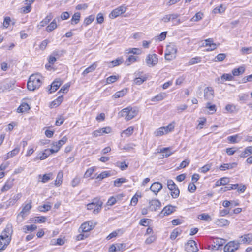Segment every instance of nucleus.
Segmentation results:
<instances>
[{
  "instance_id": "obj_47",
  "label": "nucleus",
  "mask_w": 252,
  "mask_h": 252,
  "mask_svg": "<svg viewBox=\"0 0 252 252\" xmlns=\"http://www.w3.org/2000/svg\"><path fill=\"white\" fill-rule=\"evenodd\" d=\"M147 79V77L145 75L140 77H136L134 79V83L137 85H140L142 84L144 81H146Z\"/></svg>"
},
{
  "instance_id": "obj_40",
  "label": "nucleus",
  "mask_w": 252,
  "mask_h": 252,
  "mask_svg": "<svg viewBox=\"0 0 252 252\" xmlns=\"http://www.w3.org/2000/svg\"><path fill=\"white\" fill-rule=\"evenodd\" d=\"M166 134L167 133L165 130L164 127L163 126L156 129L154 132V135L157 137L161 136Z\"/></svg>"
},
{
  "instance_id": "obj_52",
  "label": "nucleus",
  "mask_w": 252,
  "mask_h": 252,
  "mask_svg": "<svg viewBox=\"0 0 252 252\" xmlns=\"http://www.w3.org/2000/svg\"><path fill=\"white\" fill-rule=\"evenodd\" d=\"M47 158V154L44 153V152H43L42 153L38 154L37 156L33 158V161H36L39 159L43 160L46 159Z\"/></svg>"
},
{
  "instance_id": "obj_9",
  "label": "nucleus",
  "mask_w": 252,
  "mask_h": 252,
  "mask_svg": "<svg viewBox=\"0 0 252 252\" xmlns=\"http://www.w3.org/2000/svg\"><path fill=\"white\" fill-rule=\"evenodd\" d=\"M32 201H30L29 203L25 204L23 206L22 211L19 213L18 217H21L23 219L25 217L29 214L30 210L32 209Z\"/></svg>"
},
{
  "instance_id": "obj_3",
  "label": "nucleus",
  "mask_w": 252,
  "mask_h": 252,
  "mask_svg": "<svg viewBox=\"0 0 252 252\" xmlns=\"http://www.w3.org/2000/svg\"><path fill=\"white\" fill-rule=\"evenodd\" d=\"M167 187L171 191V195L173 198H177L179 197L180 190L172 180H168L167 181Z\"/></svg>"
},
{
  "instance_id": "obj_44",
  "label": "nucleus",
  "mask_w": 252,
  "mask_h": 252,
  "mask_svg": "<svg viewBox=\"0 0 252 252\" xmlns=\"http://www.w3.org/2000/svg\"><path fill=\"white\" fill-rule=\"evenodd\" d=\"M111 176L110 171H105L101 172L100 174H99L96 179H99V180H101L106 177H109Z\"/></svg>"
},
{
  "instance_id": "obj_19",
  "label": "nucleus",
  "mask_w": 252,
  "mask_h": 252,
  "mask_svg": "<svg viewBox=\"0 0 252 252\" xmlns=\"http://www.w3.org/2000/svg\"><path fill=\"white\" fill-rule=\"evenodd\" d=\"M53 18V16L52 14L51 13H49L46 16V17L39 23V24L37 25V27L39 29H40L42 27H43L47 25L52 19Z\"/></svg>"
},
{
  "instance_id": "obj_41",
  "label": "nucleus",
  "mask_w": 252,
  "mask_h": 252,
  "mask_svg": "<svg viewBox=\"0 0 252 252\" xmlns=\"http://www.w3.org/2000/svg\"><path fill=\"white\" fill-rule=\"evenodd\" d=\"M175 122H172L166 126H163L167 134L174 130L175 128Z\"/></svg>"
},
{
  "instance_id": "obj_36",
  "label": "nucleus",
  "mask_w": 252,
  "mask_h": 252,
  "mask_svg": "<svg viewBox=\"0 0 252 252\" xmlns=\"http://www.w3.org/2000/svg\"><path fill=\"white\" fill-rule=\"evenodd\" d=\"M166 52L169 53L175 57V55L177 52V49L175 45L173 44L169 45L167 46Z\"/></svg>"
},
{
  "instance_id": "obj_32",
  "label": "nucleus",
  "mask_w": 252,
  "mask_h": 252,
  "mask_svg": "<svg viewBox=\"0 0 252 252\" xmlns=\"http://www.w3.org/2000/svg\"><path fill=\"white\" fill-rule=\"evenodd\" d=\"M127 92V89L126 88L123 89L122 90L115 93L113 95V97L115 99L122 97L124 96Z\"/></svg>"
},
{
  "instance_id": "obj_35",
  "label": "nucleus",
  "mask_w": 252,
  "mask_h": 252,
  "mask_svg": "<svg viewBox=\"0 0 252 252\" xmlns=\"http://www.w3.org/2000/svg\"><path fill=\"white\" fill-rule=\"evenodd\" d=\"M80 17L81 15L79 12L75 13L71 19V24L75 25L78 23L80 20Z\"/></svg>"
},
{
  "instance_id": "obj_10",
  "label": "nucleus",
  "mask_w": 252,
  "mask_h": 252,
  "mask_svg": "<svg viewBox=\"0 0 252 252\" xmlns=\"http://www.w3.org/2000/svg\"><path fill=\"white\" fill-rule=\"evenodd\" d=\"M203 46L209 47V48L206 49L207 52L211 51L216 49L217 45L216 43H214L213 38H208L204 40V43L202 44Z\"/></svg>"
},
{
  "instance_id": "obj_14",
  "label": "nucleus",
  "mask_w": 252,
  "mask_h": 252,
  "mask_svg": "<svg viewBox=\"0 0 252 252\" xmlns=\"http://www.w3.org/2000/svg\"><path fill=\"white\" fill-rule=\"evenodd\" d=\"M161 202L158 199H153L149 202V208L152 211H156L160 208Z\"/></svg>"
},
{
  "instance_id": "obj_50",
  "label": "nucleus",
  "mask_w": 252,
  "mask_h": 252,
  "mask_svg": "<svg viewBox=\"0 0 252 252\" xmlns=\"http://www.w3.org/2000/svg\"><path fill=\"white\" fill-rule=\"evenodd\" d=\"M134 128L132 126H130L128 127L126 129L124 130L122 135H125L126 137H129L130 136L133 132ZM123 136V135H122Z\"/></svg>"
},
{
  "instance_id": "obj_60",
  "label": "nucleus",
  "mask_w": 252,
  "mask_h": 252,
  "mask_svg": "<svg viewBox=\"0 0 252 252\" xmlns=\"http://www.w3.org/2000/svg\"><path fill=\"white\" fill-rule=\"evenodd\" d=\"M40 211L41 212H46L50 210L51 208V206L50 204H44L43 206H40Z\"/></svg>"
},
{
  "instance_id": "obj_13",
  "label": "nucleus",
  "mask_w": 252,
  "mask_h": 252,
  "mask_svg": "<svg viewBox=\"0 0 252 252\" xmlns=\"http://www.w3.org/2000/svg\"><path fill=\"white\" fill-rule=\"evenodd\" d=\"M12 232L13 230L12 225L11 224H7L3 232L4 234L0 236V239L4 240V238L6 239H7V238H10Z\"/></svg>"
},
{
  "instance_id": "obj_8",
  "label": "nucleus",
  "mask_w": 252,
  "mask_h": 252,
  "mask_svg": "<svg viewBox=\"0 0 252 252\" xmlns=\"http://www.w3.org/2000/svg\"><path fill=\"white\" fill-rule=\"evenodd\" d=\"M126 8L124 6H121L119 7L114 9L110 13L109 17L111 18H115L119 15L125 13L126 11Z\"/></svg>"
},
{
  "instance_id": "obj_12",
  "label": "nucleus",
  "mask_w": 252,
  "mask_h": 252,
  "mask_svg": "<svg viewBox=\"0 0 252 252\" xmlns=\"http://www.w3.org/2000/svg\"><path fill=\"white\" fill-rule=\"evenodd\" d=\"M176 208V206L168 205L163 208L160 215L162 217L169 215L175 211Z\"/></svg>"
},
{
  "instance_id": "obj_46",
  "label": "nucleus",
  "mask_w": 252,
  "mask_h": 252,
  "mask_svg": "<svg viewBox=\"0 0 252 252\" xmlns=\"http://www.w3.org/2000/svg\"><path fill=\"white\" fill-rule=\"evenodd\" d=\"M245 71V68L243 66L239 67L238 68H235L232 70V74L233 76H238L242 74Z\"/></svg>"
},
{
  "instance_id": "obj_37",
  "label": "nucleus",
  "mask_w": 252,
  "mask_h": 252,
  "mask_svg": "<svg viewBox=\"0 0 252 252\" xmlns=\"http://www.w3.org/2000/svg\"><path fill=\"white\" fill-rule=\"evenodd\" d=\"M241 238H242L241 241L243 244H249L252 241V235L250 234L242 236Z\"/></svg>"
},
{
  "instance_id": "obj_30",
  "label": "nucleus",
  "mask_w": 252,
  "mask_h": 252,
  "mask_svg": "<svg viewBox=\"0 0 252 252\" xmlns=\"http://www.w3.org/2000/svg\"><path fill=\"white\" fill-rule=\"evenodd\" d=\"M123 62V60L122 58H117L109 63V67L111 68L117 66L122 64Z\"/></svg>"
},
{
  "instance_id": "obj_28",
  "label": "nucleus",
  "mask_w": 252,
  "mask_h": 252,
  "mask_svg": "<svg viewBox=\"0 0 252 252\" xmlns=\"http://www.w3.org/2000/svg\"><path fill=\"white\" fill-rule=\"evenodd\" d=\"M225 240L220 238H214L213 240V243L217 246H218L219 249H220V247L225 243Z\"/></svg>"
},
{
  "instance_id": "obj_15",
  "label": "nucleus",
  "mask_w": 252,
  "mask_h": 252,
  "mask_svg": "<svg viewBox=\"0 0 252 252\" xmlns=\"http://www.w3.org/2000/svg\"><path fill=\"white\" fill-rule=\"evenodd\" d=\"M158 59L155 54L149 55L146 58V63L149 66H153L157 64Z\"/></svg>"
},
{
  "instance_id": "obj_18",
  "label": "nucleus",
  "mask_w": 252,
  "mask_h": 252,
  "mask_svg": "<svg viewBox=\"0 0 252 252\" xmlns=\"http://www.w3.org/2000/svg\"><path fill=\"white\" fill-rule=\"evenodd\" d=\"M204 96L206 100H211L214 97V90L212 87H206L204 89Z\"/></svg>"
},
{
  "instance_id": "obj_49",
  "label": "nucleus",
  "mask_w": 252,
  "mask_h": 252,
  "mask_svg": "<svg viewBox=\"0 0 252 252\" xmlns=\"http://www.w3.org/2000/svg\"><path fill=\"white\" fill-rule=\"evenodd\" d=\"M63 177V173L62 171H60L58 173L57 178L55 180V184L56 186H59L62 183V178Z\"/></svg>"
},
{
  "instance_id": "obj_33",
  "label": "nucleus",
  "mask_w": 252,
  "mask_h": 252,
  "mask_svg": "<svg viewBox=\"0 0 252 252\" xmlns=\"http://www.w3.org/2000/svg\"><path fill=\"white\" fill-rule=\"evenodd\" d=\"M11 240V238H4V240L0 239V251L4 250L6 247L9 245Z\"/></svg>"
},
{
  "instance_id": "obj_6",
  "label": "nucleus",
  "mask_w": 252,
  "mask_h": 252,
  "mask_svg": "<svg viewBox=\"0 0 252 252\" xmlns=\"http://www.w3.org/2000/svg\"><path fill=\"white\" fill-rule=\"evenodd\" d=\"M94 227L93 222L91 221H87L82 223L79 228L80 232H88Z\"/></svg>"
},
{
  "instance_id": "obj_39",
  "label": "nucleus",
  "mask_w": 252,
  "mask_h": 252,
  "mask_svg": "<svg viewBox=\"0 0 252 252\" xmlns=\"http://www.w3.org/2000/svg\"><path fill=\"white\" fill-rule=\"evenodd\" d=\"M201 61V58L200 57H195L192 58L188 63V65H192L197 63H199Z\"/></svg>"
},
{
  "instance_id": "obj_31",
  "label": "nucleus",
  "mask_w": 252,
  "mask_h": 252,
  "mask_svg": "<svg viewBox=\"0 0 252 252\" xmlns=\"http://www.w3.org/2000/svg\"><path fill=\"white\" fill-rule=\"evenodd\" d=\"M30 106L27 103H22L17 108L18 113H23L30 109Z\"/></svg>"
},
{
  "instance_id": "obj_43",
  "label": "nucleus",
  "mask_w": 252,
  "mask_h": 252,
  "mask_svg": "<svg viewBox=\"0 0 252 252\" xmlns=\"http://www.w3.org/2000/svg\"><path fill=\"white\" fill-rule=\"evenodd\" d=\"M127 180L124 178H118L114 181V186L115 187H119L121 186L122 183L126 182Z\"/></svg>"
},
{
  "instance_id": "obj_54",
  "label": "nucleus",
  "mask_w": 252,
  "mask_h": 252,
  "mask_svg": "<svg viewBox=\"0 0 252 252\" xmlns=\"http://www.w3.org/2000/svg\"><path fill=\"white\" fill-rule=\"evenodd\" d=\"M198 219L205 221H211V218L210 215L206 213H203L198 216Z\"/></svg>"
},
{
  "instance_id": "obj_27",
  "label": "nucleus",
  "mask_w": 252,
  "mask_h": 252,
  "mask_svg": "<svg viewBox=\"0 0 252 252\" xmlns=\"http://www.w3.org/2000/svg\"><path fill=\"white\" fill-rule=\"evenodd\" d=\"M242 139V137L239 134H236L232 136H230L227 137V140L231 143H237Z\"/></svg>"
},
{
  "instance_id": "obj_17",
  "label": "nucleus",
  "mask_w": 252,
  "mask_h": 252,
  "mask_svg": "<svg viewBox=\"0 0 252 252\" xmlns=\"http://www.w3.org/2000/svg\"><path fill=\"white\" fill-rule=\"evenodd\" d=\"M162 188V185L159 182H157L153 183L150 186L149 189L157 195Z\"/></svg>"
},
{
  "instance_id": "obj_25",
  "label": "nucleus",
  "mask_w": 252,
  "mask_h": 252,
  "mask_svg": "<svg viewBox=\"0 0 252 252\" xmlns=\"http://www.w3.org/2000/svg\"><path fill=\"white\" fill-rule=\"evenodd\" d=\"M238 186H239L238 184H230L228 186L221 187L220 190V192H225V191L231 190L236 189H237Z\"/></svg>"
},
{
  "instance_id": "obj_2",
  "label": "nucleus",
  "mask_w": 252,
  "mask_h": 252,
  "mask_svg": "<svg viewBox=\"0 0 252 252\" xmlns=\"http://www.w3.org/2000/svg\"><path fill=\"white\" fill-rule=\"evenodd\" d=\"M138 112L136 108L129 106L122 109L119 112V115L121 117H125L126 121H129L135 117L137 115Z\"/></svg>"
},
{
  "instance_id": "obj_11",
  "label": "nucleus",
  "mask_w": 252,
  "mask_h": 252,
  "mask_svg": "<svg viewBox=\"0 0 252 252\" xmlns=\"http://www.w3.org/2000/svg\"><path fill=\"white\" fill-rule=\"evenodd\" d=\"M67 141V138L66 136H64L58 141L53 142L52 145L54 148H53L54 150H52V152L57 153L60 150V148L66 143Z\"/></svg>"
},
{
  "instance_id": "obj_57",
  "label": "nucleus",
  "mask_w": 252,
  "mask_h": 252,
  "mask_svg": "<svg viewBox=\"0 0 252 252\" xmlns=\"http://www.w3.org/2000/svg\"><path fill=\"white\" fill-rule=\"evenodd\" d=\"M233 76L230 74L224 73L221 76V79L226 81H231L233 79Z\"/></svg>"
},
{
  "instance_id": "obj_22",
  "label": "nucleus",
  "mask_w": 252,
  "mask_h": 252,
  "mask_svg": "<svg viewBox=\"0 0 252 252\" xmlns=\"http://www.w3.org/2000/svg\"><path fill=\"white\" fill-rule=\"evenodd\" d=\"M37 229V226L34 224H31L30 225H25L22 228V231L25 233L29 232H32Z\"/></svg>"
},
{
  "instance_id": "obj_26",
  "label": "nucleus",
  "mask_w": 252,
  "mask_h": 252,
  "mask_svg": "<svg viewBox=\"0 0 252 252\" xmlns=\"http://www.w3.org/2000/svg\"><path fill=\"white\" fill-rule=\"evenodd\" d=\"M166 97V94L164 93H160L156 96L152 97L151 100L153 102H158L161 101Z\"/></svg>"
},
{
  "instance_id": "obj_34",
  "label": "nucleus",
  "mask_w": 252,
  "mask_h": 252,
  "mask_svg": "<svg viewBox=\"0 0 252 252\" xmlns=\"http://www.w3.org/2000/svg\"><path fill=\"white\" fill-rule=\"evenodd\" d=\"M252 154V146L246 147L244 151L241 153L240 156L241 158H245Z\"/></svg>"
},
{
  "instance_id": "obj_58",
  "label": "nucleus",
  "mask_w": 252,
  "mask_h": 252,
  "mask_svg": "<svg viewBox=\"0 0 252 252\" xmlns=\"http://www.w3.org/2000/svg\"><path fill=\"white\" fill-rule=\"evenodd\" d=\"M19 152V148L17 147L11 151L8 152V157H13L14 156L16 155Z\"/></svg>"
},
{
  "instance_id": "obj_38",
  "label": "nucleus",
  "mask_w": 252,
  "mask_h": 252,
  "mask_svg": "<svg viewBox=\"0 0 252 252\" xmlns=\"http://www.w3.org/2000/svg\"><path fill=\"white\" fill-rule=\"evenodd\" d=\"M57 27L56 19H54L46 28L48 32H51Z\"/></svg>"
},
{
  "instance_id": "obj_42",
  "label": "nucleus",
  "mask_w": 252,
  "mask_h": 252,
  "mask_svg": "<svg viewBox=\"0 0 252 252\" xmlns=\"http://www.w3.org/2000/svg\"><path fill=\"white\" fill-rule=\"evenodd\" d=\"M22 197L21 193H18L15 195L13 197L11 198L9 200V204L14 205L18 200Z\"/></svg>"
},
{
  "instance_id": "obj_51",
  "label": "nucleus",
  "mask_w": 252,
  "mask_h": 252,
  "mask_svg": "<svg viewBox=\"0 0 252 252\" xmlns=\"http://www.w3.org/2000/svg\"><path fill=\"white\" fill-rule=\"evenodd\" d=\"M94 19V16L91 15L88 17H86L84 21L83 25L85 26H87L90 24Z\"/></svg>"
},
{
  "instance_id": "obj_4",
  "label": "nucleus",
  "mask_w": 252,
  "mask_h": 252,
  "mask_svg": "<svg viewBox=\"0 0 252 252\" xmlns=\"http://www.w3.org/2000/svg\"><path fill=\"white\" fill-rule=\"evenodd\" d=\"M15 83V81L13 79H5L2 83V85L0 87V90L2 92L6 91H10L14 88V85Z\"/></svg>"
},
{
  "instance_id": "obj_1",
  "label": "nucleus",
  "mask_w": 252,
  "mask_h": 252,
  "mask_svg": "<svg viewBox=\"0 0 252 252\" xmlns=\"http://www.w3.org/2000/svg\"><path fill=\"white\" fill-rule=\"evenodd\" d=\"M43 77L38 73L30 76L27 82V88L30 91L38 89L42 83Z\"/></svg>"
},
{
  "instance_id": "obj_7",
  "label": "nucleus",
  "mask_w": 252,
  "mask_h": 252,
  "mask_svg": "<svg viewBox=\"0 0 252 252\" xmlns=\"http://www.w3.org/2000/svg\"><path fill=\"white\" fill-rule=\"evenodd\" d=\"M185 249L188 252H196L198 250L196 242L192 240H189L185 244Z\"/></svg>"
},
{
  "instance_id": "obj_59",
  "label": "nucleus",
  "mask_w": 252,
  "mask_h": 252,
  "mask_svg": "<svg viewBox=\"0 0 252 252\" xmlns=\"http://www.w3.org/2000/svg\"><path fill=\"white\" fill-rule=\"evenodd\" d=\"M136 60V57L135 56H130L126 62L127 65H129L131 63H133Z\"/></svg>"
},
{
  "instance_id": "obj_24",
  "label": "nucleus",
  "mask_w": 252,
  "mask_h": 252,
  "mask_svg": "<svg viewBox=\"0 0 252 252\" xmlns=\"http://www.w3.org/2000/svg\"><path fill=\"white\" fill-rule=\"evenodd\" d=\"M97 64L94 63L92 65L86 68L82 72V74L83 76H85L87 74L93 72L97 67Z\"/></svg>"
},
{
  "instance_id": "obj_64",
  "label": "nucleus",
  "mask_w": 252,
  "mask_h": 252,
  "mask_svg": "<svg viewBox=\"0 0 252 252\" xmlns=\"http://www.w3.org/2000/svg\"><path fill=\"white\" fill-rule=\"evenodd\" d=\"M188 191L191 193L194 192L196 189V187L193 183L189 184L188 188Z\"/></svg>"
},
{
  "instance_id": "obj_48",
  "label": "nucleus",
  "mask_w": 252,
  "mask_h": 252,
  "mask_svg": "<svg viewBox=\"0 0 252 252\" xmlns=\"http://www.w3.org/2000/svg\"><path fill=\"white\" fill-rule=\"evenodd\" d=\"M119 77L118 75L110 76L106 79V83L109 84L114 83L119 79Z\"/></svg>"
},
{
  "instance_id": "obj_21",
  "label": "nucleus",
  "mask_w": 252,
  "mask_h": 252,
  "mask_svg": "<svg viewBox=\"0 0 252 252\" xmlns=\"http://www.w3.org/2000/svg\"><path fill=\"white\" fill-rule=\"evenodd\" d=\"M13 179H9L7 180L1 189V192H6L9 190L13 185Z\"/></svg>"
},
{
  "instance_id": "obj_16",
  "label": "nucleus",
  "mask_w": 252,
  "mask_h": 252,
  "mask_svg": "<svg viewBox=\"0 0 252 252\" xmlns=\"http://www.w3.org/2000/svg\"><path fill=\"white\" fill-rule=\"evenodd\" d=\"M91 203L95 206L93 213L95 214L98 213L101 210L103 204L102 202L99 199L96 198H94Z\"/></svg>"
},
{
  "instance_id": "obj_55",
  "label": "nucleus",
  "mask_w": 252,
  "mask_h": 252,
  "mask_svg": "<svg viewBox=\"0 0 252 252\" xmlns=\"http://www.w3.org/2000/svg\"><path fill=\"white\" fill-rule=\"evenodd\" d=\"M46 218L44 216L35 217L33 221L37 223H44L46 221Z\"/></svg>"
},
{
  "instance_id": "obj_5",
  "label": "nucleus",
  "mask_w": 252,
  "mask_h": 252,
  "mask_svg": "<svg viewBox=\"0 0 252 252\" xmlns=\"http://www.w3.org/2000/svg\"><path fill=\"white\" fill-rule=\"evenodd\" d=\"M239 247V243L235 241L228 242L224 247L225 252H233L237 250Z\"/></svg>"
},
{
  "instance_id": "obj_20",
  "label": "nucleus",
  "mask_w": 252,
  "mask_h": 252,
  "mask_svg": "<svg viewBox=\"0 0 252 252\" xmlns=\"http://www.w3.org/2000/svg\"><path fill=\"white\" fill-rule=\"evenodd\" d=\"M62 82L60 80V79L55 80L50 85V88L49 90V93H52L57 91L59 87L62 85Z\"/></svg>"
},
{
  "instance_id": "obj_23",
  "label": "nucleus",
  "mask_w": 252,
  "mask_h": 252,
  "mask_svg": "<svg viewBox=\"0 0 252 252\" xmlns=\"http://www.w3.org/2000/svg\"><path fill=\"white\" fill-rule=\"evenodd\" d=\"M229 223V221L224 218L217 219L215 221V224L220 227L228 225Z\"/></svg>"
},
{
  "instance_id": "obj_61",
  "label": "nucleus",
  "mask_w": 252,
  "mask_h": 252,
  "mask_svg": "<svg viewBox=\"0 0 252 252\" xmlns=\"http://www.w3.org/2000/svg\"><path fill=\"white\" fill-rule=\"evenodd\" d=\"M199 123L197 126V128L199 129H202V126L204 125V124L206 122V119L204 117H202L200 118V120L198 121Z\"/></svg>"
},
{
  "instance_id": "obj_45",
  "label": "nucleus",
  "mask_w": 252,
  "mask_h": 252,
  "mask_svg": "<svg viewBox=\"0 0 252 252\" xmlns=\"http://www.w3.org/2000/svg\"><path fill=\"white\" fill-rule=\"evenodd\" d=\"M119 233L122 234L123 233V231L121 229L116 230L112 233H111L107 237L106 239L109 240L113 238L116 237Z\"/></svg>"
},
{
  "instance_id": "obj_62",
  "label": "nucleus",
  "mask_w": 252,
  "mask_h": 252,
  "mask_svg": "<svg viewBox=\"0 0 252 252\" xmlns=\"http://www.w3.org/2000/svg\"><path fill=\"white\" fill-rule=\"evenodd\" d=\"M116 245V250L117 252H122L125 250L126 245L125 244L123 243H117Z\"/></svg>"
},
{
  "instance_id": "obj_53",
  "label": "nucleus",
  "mask_w": 252,
  "mask_h": 252,
  "mask_svg": "<svg viewBox=\"0 0 252 252\" xmlns=\"http://www.w3.org/2000/svg\"><path fill=\"white\" fill-rule=\"evenodd\" d=\"M226 57V55L224 53H220L217 55L214 61L215 62H219L223 61L225 58Z\"/></svg>"
},
{
  "instance_id": "obj_29",
  "label": "nucleus",
  "mask_w": 252,
  "mask_h": 252,
  "mask_svg": "<svg viewBox=\"0 0 252 252\" xmlns=\"http://www.w3.org/2000/svg\"><path fill=\"white\" fill-rule=\"evenodd\" d=\"M66 51L63 49H56L52 52V54L56 57L57 59L60 57H63Z\"/></svg>"
},
{
  "instance_id": "obj_56",
  "label": "nucleus",
  "mask_w": 252,
  "mask_h": 252,
  "mask_svg": "<svg viewBox=\"0 0 252 252\" xmlns=\"http://www.w3.org/2000/svg\"><path fill=\"white\" fill-rule=\"evenodd\" d=\"M225 10V8H224L222 4H221L220 6L218 7H216L214 9L213 11L214 13H222L224 12Z\"/></svg>"
},
{
  "instance_id": "obj_63",
  "label": "nucleus",
  "mask_w": 252,
  "mask_h": 252,
  "mask_svg": "<svg viewBox=\"0 0 252 252\" xmlns=\"http://www.w3.org/2000/svg\"><path fill=\"white\" fill-rule=\"evenodd\" d=\"M202 13L198 12L192 17V20L195 22L198 21L202 18Z\"/></svg>"
}]
</instances>
